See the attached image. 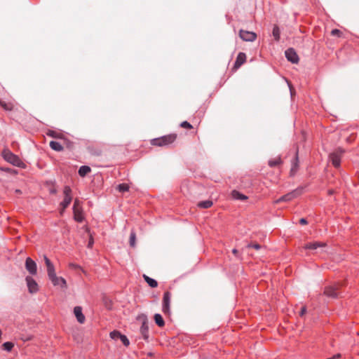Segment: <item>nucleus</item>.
<instances>
[{"mask_svg":"<svg viewBox=\"0 0 359 359\" xmlns=\"http://www.w3.org/2000/svg\"><path fill=\"white\" fill-rule=\"evenodd\" d=\"M175 134L164 135L151 140V144L157 147H164L172 143L176 140Z\"/></svg>","mask_w":359,"mask_h":359,"instance_id":"nucleus-1","label":"nucleus"},{"mask_svg":"<svg viewBox=\"0 0 359 359\" xmlns=\"http://www.w3.org/2000/svg\"><path fill=\"white\" fill-rule=\"evenodd\" d=\"M137 320H142V326L140 327V334H142L144 340L148 341L149 338V325L147 317L145 314H140L137 316Z\"/></svg>","mask_w":359,"mask_h":359,"instance_id":"nucleus-2","label":"nucleus"},{"mask_svg":"<svg viewBox=\"0 0 359 359\" xmlns=\"http://www.w3.org/2000/svg\"><path fill=\"white\" fill-rule=\"evenodd\" d=\"M2 156L5 161L13 165L20 167L21 164H22L20 158L8 149L4 150L2 152Z\"/></svg>","mask_w":359,"mask_h":359,"instance_id":"nucleus-3","label":"nucleus"},{"mask_svg":"<svg viewBox=\"0 0 359 359\" xmlns=\"http://www.w3.org/2000/svg\"><path fill=\"white\" fill-rule=\"evenodd\" d=\"M303 192V188L299 187L283 196L280 197L278 199L276 200V203H279L280 202H289L294 198H297L299 195H301Z\"/></svg>","mask_w":359,"mask_h":359,"instance_id":"nucleus-4","label":"nucleus"},{"mask_svg":"<svg viewBox=\"0 0 359 359\" xmlns=\"http://www.w3.org/2000/svg\"><path fill=\"white\" fill-rule=\"evenodd\" d=\"M285 55L287 60L292 64H297L299 62V56L295 50L292 48H289L285 51Z\"/></svg>","mask_w":359,"mask_h":359,"instance_id":"nucleus-5","label":"nucleus"},{"mask_svg":"<svg viewBox=\"0 0 359 359\" xmlns=\"http://www.w3.org/2000/svg\"><path fill=\"white\" fill-rule=\"evenodd\" d=\"M239 36L245 41H254L257 39V34L253 32L245 31L241 29L239 32Z\"/></svg>","mask_w":359,"mask_h":359,"instance_id":"nucleus-6","label":"nucleus"},{"mask_svg":"<svg viewBox=\"0 0 359 359\" xmlns=\"http://www.w3.org/2000/svg\"><path fill=\"white\" fill-rule=\"evenodd\" d=\"M171 293L169 291L164 292L163 298V306L162 311L164 313H170V304Z\"/></svg>","mask_w":359,"mask_h":359,"instance_id":"nucleus-7","label":"nucleus"},{"mask_svg":"<svg viewBox=\"0 0 359 359\" xmlns=\"http://www.w3.org/2000/svg\"><path fill=\"white\" fill-rule=\"evenodd\" d=\"M324 294L330 298H332V299L338 298L339 297V293L337 291V286L333 285V286L325 287V290H324Z\"/></svg>","mask_w":359,"mask_h":359,"instance_id":"nucleus-8","label":"nucleus"},{"mask_svg":"<svg viewBox=\"0 0 359 359\" xmlns=\"http://www.w3.org/2000/svg\"><path fill=\"white\" fill-rule=\"evenodd\" d=\"M25 269L31 275H35L37 272L36 264L30 257H27L25 260Z\"/></svg>","mask_w":359,"mask_h":359,"instance_id":"nucleus-9","label":"nucleus"},{"mask_svg":"<svg viewBox=\"0 0 359 359\" xmlns=\"http://www.w3.org/2000/svg\"><path fill=\"white\" fill-rule=\"evenodd\" d=\"M343 152L344 151L342 150H340V153L337 151L330 154V161L335 168H339L340 166L341 156L343 154Z\"/></svg>","mask_w":359,"mask_h":359,"instance_id":"nucleus-10","label":"nucleus"},{"mask_svg":"<svg viewBox=\"0 0 359 359\" xmlns=\"http://www.w3.org/2000/svg\"><path fill=\"white\" fill-rule=\"evenodd\" d=\"M25 280L27 282L29 292L30 293H34V292H37L38 285H37L36 282L30 276H27Z\"/></svg>","mask_w":359,"mask_h":359,"instance_id":"nucleus-11","label":"nucleus"},{"mask_svg":"<svg viewBox=\"0 0 359 359\" xmlns=\"http://www.w3.org/2000/svg\"><path fill=\"white\" fill-rule=\"evenodd\" d=\"M74 313L76 318L77 321L79 323H83L85 322L86 318L82 313V308L79 306H75L74 308Z\"/></svg>","mask_w":359,"mask_h":359,"instance_id":"nucleus-12","label":"nucleus"},{"mask_svg":"<svg viewBox=\"0 0 359 359\" xmlns=\"http://www.w3.org/2000/svg\"><path fill=\"white\" fill-rule=\"evenodd\" d=\"M49 279L52 282L53 285L55 286L59 285L62 287H66V280L62 277H58L56 275Z\"/></svg>","mask_w":359,"mask_h":359,"instance_id":"nucleus-13","label":"nucleus"},{"mask_svg":"<svg viewBox=\"0 0 359 359\" xmlns=\"http://www.w3.org/2000/svg\"><path fill=\"white\" fill-rule=\"evenodd\" d=\"M326 246V243L323 242H313L308 243L305 245L304 248L311 250H316L318 248H323Z\"/></svg>","mask_w":359,"mask_h":359,"instance_id":"nucleus-14","label":"nucleus"},{"mask_svg":"<svg viewBox=\"0 0 359 359\" xmlns=\"http://www.w3.org/2000/svg\"><path fill=\"white\" fill-rule=\"evenodd\" d=\"M246 60V55L244 53H239L234 63V68H239Z\"/></svg>","mask_w":359,"mask_h":359,"instance_id":"nucleus-15","label":"nucleus"},{"mask_svg":"<svg viewBox=\"0 0 359 359\" xmlns=\"http://www.w3.org/2000/svg\"><path fill=\"white\" fill-rule=\"evenodd\" d=\"M44 185L48 189V190L50 194H57V189L55 188V180H46L44 182Z\"/></svg>","mask_w":359,"mask_h":359,"instance_id":"nucleus-16","label":"nucleus"},{"mask_svg":"<svg viewBox=\"0 0 359 359\" xmlns=\"http://www.w3.org/2000/svg\"><path fill=\"white\" fill-rule=\"evenodd\" d=\"M72 201V197H64L63 201L60 203L61 207L60 214L62 215L65 209L70 205Z\"/></svg>","mask_w":359,"mask_h":359,"instance_id":"nucleus-17","label":"nucleus"},{"mask_svg":"<svg viewBox=\"0 0 359 359\" xmlns=\"http://www.w3.org/2000/svg\"><path fill=\"white\" fill-rule=\"evenodd\" d=\"M74 213V219L77 222H82L83 221V216L82 212V209L79 208L77 210H73Z\"/></svg>","mask_w":359,"mask_h":359,"instance_id":"nucleus-18","label":"nucleus"},{"mask_svg":"<svg viewBox=\"0 0 359 359\" xmlns=\"http://www.w3.org/2000/svg\"><path fill=\"white\" fill-rule=\"evenodd\" d=\"M112 334L114 335L117 334L119 339L121 341L124 346H128L130 344V341L128 337L126 335L122 334L120 332L114 330Z\"/></svg>","mask_w":359,"mask_h":359,"instance_id":"nucleus-19","label":"nucleus"},{"mask_svg":"<svg viewBox=\"0 0 359 359\" xmlns=\"http://www.w3.org/2000/svg\"><path fill=\"white\" fill-rule=\"evenodd\" d=\"M231 196L235 200L245 201L248 196L239 192L238 191L233 190L231 192Z\"/></svg>","mask_w":359,"mask_h":359,"instance_id":"nucleus-20","label":"nucleus"},{"mask_svg":"<svg viewBox=\"0 0 359 359\" xmlns=\"http://www.w3.org/2000/svg\"><path fill=\"white\" fill-rule=\"evenodd\" d=\"M50 147L56 151H62L64 149L63 146L58 142L50 141L49 143Z\"/></svg>","mask_w":359,"mask_h":359,"instance_id":"nucleus-21","label":"nucleus"},{"mask_svg":"<svg viewBox=\"0 0 359 359\" xmlns=\"http://www.w3.org/2000/svg\"><path fill=\"white\" fill-rule=\"evenodd\" d=\"M143 278H144V280H145V282L152 288H154V287H156L158 286V282L152 278H150L147 275H143Z\"/></svg>","mask_w":359,"mask_h":359,"instance_id":"nucleus-22","label":"nucleus"},{"mask_svg":"<svg viewBox=\"0 0 359 359\" xmlns=\"http://www.w3.org/2000/svg\"><path fill=\"white\" fill-rule=\"evenodd\" d=\"M90 172H91V168L88 165H82L79 168V169L78 170L79 175L82 177H85L86 175H88Z\"/></svg>","mask_w":359,"mask_h":359,"instance_id":"nucleus-23","label":"nucleus"},{"mask_svg":"<svg viewBox=\"0 0 359 359\" xmlns=\"http://www.w3.org/2000/svg\"><path fill=\"white\" fill-rule=\"evenodd\" d=\"M154 321L156 323V324L158 326V327H163L165 325V322H164V320L162 317V316L159 313H156L154 315Z\"/></svg>","mask_w":359,"mask_h":359,"instance_id":"nucleus-24","label":"nucleus"},{"mask_svg":"<svg viewBox=\"0 0 359 359\" xmlns=\"http://www.w3.org/2000/svg\"><path fill=\"white\" fill-rule=\"evenodd\" d=\"M273 36L276 41H279L280 38V31L278 25H275L272 31Z\"/></svg>","mask_w":359,"mask_h":359,"instance_id":"nucleus-25","label":"nucleus"},{"mask_svg":"<svg viewBox=\"0 0 359 359\" xmlns=\"http://www.w3.org/2000/svg\"><path fill=\"white\" fill-rule=\"evenodd\" d=\"M212 201L210 200L203 201L198 203V206L203 209H207L212 205Z\"/></svg>","mask_w":359,"mask_h":359,"instance_id":"nucleus-26","label":"nucleus"},{"mask_svg":"<svg viewBox=\"0 0 359 359\" xmlns=\"http://www.w3.org/2000/svg\"><path fill=\"white\" fill-rule=\"evenodd\" d=\"M116 189L121 193L128 191L129 190V186L128 184L123 183L117 186Z\"/></svg>","mask_w":359,"mask_h":359,"instance_id":"nucleus-27","label":"nucleus"},{"mask_svg":"<svg viewBox=\"0 0 359 359\" xmlns=\"http://www.w3.org/2000/svg\"><path fill=\"white\" fill-rule=\"evenodd\" d=\"M298 163H299L298 150H297L294 161L292 162V168H291V172L295 171L297 169V168H298Z\"/></svg>","mask_w":359,"mask_h":359,"instance_id":"nucleus-28","label":"nucleus"},{"mask_svg":"<svg viewBox=\"0 0 359 359\" xmlns=\"http://www.w3.org/2000/svg\"><path fill=\"white\" fill-rule=\"evenodd\" d=\"M135 241H136V234L133 231H132L130 234V241H129L130 245L132 248L135 247Z\"/></svg>","mask_w":359,"mask_h":359,"instance_id":"nucleus-29","label":"nucleus"},{"mask_svg":"<svg viewBox=\"0 0 359 359\" xmlns=\"http://www.w3.org/2000/svg\"><path fill=\"white\" fill-rule=\"evenodd\" d=\"M47 272L49 278L56 276L54 265L47 267Z\"/></svg>","mask_w":359,"mask_h":359,"instance_id":"nucleus-30","label":"nucleus"},{"mask_svg":"<svg viewBox=\"0 0 359 359\" xmlns=\"http://www.w3.org/2000/svg\"><path fill=\"white\" fill-rule=\"evenodd\" d=\"M3 346L4 350L7 351H11L13 349L14 344L12 342L6 341L4 343Z\"/></svg>","mask_w":359,"mask_h":359,"instance_id":"nucleus-31","label":"nucleus"},{"mask_svg":"<svg viewBox=\"0 0 359 359\" xmlns=\"http://www.w3.org/2000/svg\"><path fill=\"white\" fill-rule=\"evenodd\" d=\"M63 194L65 197H72V189L69 186H65L64 187Z\"/></svg>","mask_w":359,"mask_h":359,"instance_id":"nucleus-32","label":"nucleus"},{"mask_svg":"<svg viewBox=\"0 0 359 359\" xmlns=\"http://www.w3.org/2000/svg\"><path fill=\"white\" fill-rule=\"evenodd\" d=\"M280 163V159H273V160H270L269 161V165L271 168L273 167H275L278 165H279Z\"/></svg>","mask_w":359,"mask_h":359,"instance_id":"nucleus-33","label":"nucleus"},{"mask_svg":"<svg viewBox=\"0 0 359 359\" xmlns=\"http://www.w3.org/2000/svg\"><path fill=\"white\" fill-rule=\"evenodd\" d=\"M180 126L187 129H191L193 128L192 126L187 121L182 122Z\"/></svg>","mask_w":359,"mask_h":359,"instance_id":"nucleus-34","label":"nucleus"},{"mask_svg":"<svg viewBox=\"0 0 359 359\" xmlns=\"http://www.w3.org/2000/svg\"><path fill=\"white\" fill-rule=\"evenodd\" d=\"M79 208H81L80 207V201L79 199L76 198L74 200V202L73 210H77Z\"/></svg>","mask_w":359,"mask_h":359,"instance_id":"nucleus-35","label":"nucleus"},{"mask_svg":"<svg viewBox=\"0 0 359 359\" xmlns=\"http://www.w3.org/2000/svg\"><path fill=\"white\" fill-rule=\"evenodd\" d=\"M44 261L47 267L53 265L50 260L46 256H44Z\"/></svg>","mask_w":359,"mask_h":359,"instance_id":"nucleus-36","label":"nucleus"},{"mask_svg":"<svg viewBox=\"0 0 359 359\" xmlns=\"http://www.w3.org/2000/svg\"><path fill=\"white\" fill-rule=\"evenodd\" d=\"M44 261L47 267L53 265L50 260L46 256H44Z\"/></svg>","mask_w":359,"mask_h":359,"instance_id":"nucleus-37","label":"nucleus"},{"mask_svg":"<svg viewBox=\"0 0 359 359\" xmlns=\"http://www.w3.org/2000/svg\"><path fill=\"white\" fill-rule=\"evenodd\" d=\"M331 34L333 36H339V34H341V32L337 29H334L332 30Z\"/></svg>","mask_w":359,"mask_h":359,"instance_id":"nucleus-38","label":"nucleus"},{"mask_svg":"<svg viewBox=\"0 0 359 359\" xmlns=\"http://www.w3.org/2000/svg\"><path fill=\"white\" fill-rule=\"evenodd\" d=\"M306 313V306L302 307V309L300 310V312H299V316H303Z\"/></svg>","mask_w":359,"mask_h":359,"instance_id":"nucleus-39","label":"nucleus"},{"mask_svg":"<svg viewBox=\"0 0 359 359\" xmlns=\"http://www.w3.org/2000/svg\"><path fill=\"white\" fill-rule=\"evenodd\" d=\"M47 135L48 136H50V137H56V133L55 131H53V130H49L48 132Z\"/></svg>","mask_w":359,"mask_h":359,"instance_id":"nucleus-40","label":"nucleus"},{"mask_svg":"<svg viewBox=\"0 0 359 359\" xmlns=\"http://www.w3.org/2000/svg\"><path fill=\"white\" fill-rule=\"evenodd\" d=\"M308 223L306 219L305 218H301L299 219V224H302V225H305Z\"/></svg>","mask_w":359,"mask_h":359,"instance_id":"nucleus-41","label":"nucleus"},{"mask_svg":"<svg viewBox=\"0 0 359 359\" xmlns=\"http://www.w3.org/2000/svg\"><path fill=\"white\" fill-rule=\"evenodd\" d=\"M341 356V355L340 353H337V354L334 355L332 357L327 358V359H338V358H340Z\"/></svg>","mask_w":359,"mask_h":359,"instance_id":"nucleus-42","label":"nucleus"},{"mask_svg":"<svg viewBox=\"0 0 359 359\" xmlns=\"http://www.w3.org/2000/svg\"><path fill=\"white\" fill-rule=\"evenodd\" d=\"M250 247L255 248V249H259L261 248L260 245L257 244V243H255V244H252L250 245Z\"/></svg>","mask_w":359,"mask_h":359,"instance_id":"nucleus-43","label":"nucleus"},{"mask_svg":"<svg viewBox=\"0 0 359 359\" xmlns=\"http://www.w3.org/2000/svg\"><path fill=\"white\" fill-rule=\"evenodd\" d=\"M112 333H113V331L110 332V337L111 339H119L118 336L117 334L114 335Z\"/></svg>","mask_w":359,"mask_h":359,"instance_id":"nucleus-44","label":"nucleus"},{"mask_svg":"<svg viewBox=\"0 0 359 359\" xmlns=\"http://www.w3.org/2000/svg\"><path fill=\"white\" fill-rule=\"evenodd\" d=\"M232 252L233 254H236L238 252V250L236 249H233Z\"/></svg>","mask_w":359,"mask_h":359,"instance_id":"nucleus-45","label":"nucleus"},{"mask_svg":"<svg viewBox=\"0 0 359 359\" xmlns=\"http://www.w3.org/2000/svg\"><path fill=\"white\" fill-rule=\"evenodd\" d=\"M15 193L17 194H20L21 193V191L20 189H16L15 190Z\"/></svg>","mask_w":359,"mask_h":359,"instance_id":"nucleus-46","label":"nucleus"},{"mask_svg":"<svg viewBox=\"0 0 359 359\" xmlns=\"http://www.w3.org/2000/svg\"><path fill=\"white\" fill-rule=\"evenodd\" d=\"M92 244H93V242L89 241V243H88V247H90V246L92 245Z\"/></svg>","mask_w":359,"mask_h":359,"instance_id":"nucleus-47","label":"nucleus"},{"mask_svg":"<svg viewBox=\"0 0 359 359\" xmlns=\"http://www.w3.org/2000/svg\"><path fill=\"white\" fill-rule=\"evenodd\" d=\"M1 107H4V108L7 109V108L6 107V104H1Z\"/></svg>","mask_w":359,"mask_h":359,"instance_id":"nucleus-48","label":"nucleus"},{"mask_svg":"<svg viewBox=\"0 0 359 359\" xmlns=\"http://www.w3.org/2000/svg\"><path fill=\"white\" fill-rule=\"evenodd\" d=\"M332 193H333V191H329V194H332Z\"/></svg>","mask_w":359,"mask_h":359,"instance_id":"nucleus-49","label":"nucleus"}]
</instances>
